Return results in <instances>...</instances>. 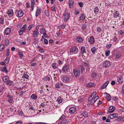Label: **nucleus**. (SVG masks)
<instances>
[{"label":"nucleus","mask_w":124,"mask_h":124,"mask_svg":"<svg viewBox=\"0 0 124 124\" xmlns=\"http://www.w3.org/2000/svg\"><path fill=\"white\" fill-rule=\"evenodd\" d=\"M62 16L63 17L64 21L65 22L68 21L70 17V13H69L65 12L63 14Z\"/></svg>","instance_id":"f257e3e1"},{"label":"nucleus","mask_w":124,"mask_h":124,"mask_svg":"<svg viewBox=\"0 0 124 124\" xmlns=\"http://www.w3.org/2000/svg\"><path fill=\"white\" fill-rule=\"evenodd\" d=\"M62 81L65 83L69 82L70 81L69 77L67 76H63Z\"/></svg>","instance_id":"f03ea898"},{"label":"nucleus","mask_w":124,"mask_h":124,"mask_svg":"<svg viewBox=\"0 0 124 124\" xmlns=\"http://www.w3.org/2000/svg\"><path fill=\"white\" fill-rule=\"evenodd\" d=\"M78 48L77 47L74 46L70 48V52L72 53L74 52V54H75L78 52Z\"/></svg>","instance_id":"7ed1b4c3"},{"label":"nucleus","mask_w":124,"mask_h":124,"mask_svg":"<svg viewBox=\"0 0 124 124\" xmlns=\"http://www.w3.org/2000/svg\"><path fill=\"white\" fill-rule=\"evenodd\" d=\"M70 66L68 64L64 65L62 67V70L64 72H67L70 70Z\"/></svg>","instance_id":"20e7f679"},{"label":"nucleus","mask_w":124,"mask_h":124,"mask_svg":"<svg viewBox=\"0 0 124 124\" xmlns=\"http://www.w3.org/2000/svg\"><path fill=\"white\" fill-rule=\"evenodd\" d=\"M80 52L82 54V56H84V54H86V51L85 47L84 46H82L80 50Z\"/></svg>","instance_id":"39448f33"},{"label":"nucleus","mask_w":124,"mask_h":124,"mask_svg":"<svg viewBox=\"0 0 124 124\" xmlns=\"http://www.w3.org/2000/svg\"><path fill=\"white\" fill-rule=\"evenodd\" d=\"M89 38V39H88V42L91 44H94L95 42V40L93 37V36H91Z\"/></svg>","instance_id":"423d86ee"},{"label":"nucleus","mask_w":124,"mask_h":124,"mask_svg":"<svg viewBox=\"0 0 124 124\" xmlns=\"http://www.w3.org/2000/svg\"><path fill=\"white\" fill-rule=\"evenodd\" d=\"M73 73L74 75L76 77H78L79 76L80 74V70L75 69L73 70Z\"/></svg>","instance_id":"0eeeda50"},{"label":"nucleus","mask_w":124,"mask_h":124,"mask_svg":"<svg viewBox=\"0 0 124 124\" xmlns=\"http://www.w3.org/2000/svg\"><path fill=\"white\" fill-rule=\"evenodd\" d=\"M76 110V108L74 107H71L69 109V112L71 114H73L75 113Z\"/></svg>","instance_id":"6e6552de"},{"label":"nucleus","mask_w":124,"mask_h":124,"mask_svg":"<svg viewBox=\"0 0 124 124\" xmlns=\"http://www.w3.org/2000/svg\"><path fill=\"white\" fill-rule=\"evenodd\" d=\"M118 115L117 114L115 113L110 115L108 116V118L110 119H113L114 117H117Z\"/></svg>","instance_id":"1a4fd4ad"},{"label":"nucleus","mask_w":124,"mask_h":124,"mask_svg":"<svg viewBox=\"0 0 124 124\" xmlns=\"http://www.w3.org/2000/svg\"><path fill=\"white\" fill-rule=\"evenodd\" d=\"M91 73L92 77L94 78L96 76V73L94 69L93 68L92 69L91 71Z\"/></svg>","instance_id":"9d476101"},{"label":"nucleus","mask_w":124,"mask_h":124,"mask_svg":"<svg viewBox=\"0 0 124 124\" xmlns=\"http://www.w3.org/2000/svg\"><path fill=\"white\" fill-rule=\"evenodd\" d=\"M7 14L9 17H12L13 15V12L12 9H10L8 10Z\"/></svg>","instance_id":"9b49d317"},{"label":"nucleus","mask_w":124,"mask_h":124,"mask_svg":"<svg viewBox=\"0 0 124 124\" xmlns=\"http://www.w3.org/2000/svg\"><path fill=\"white\" fill-rule=\"evenodd\" d=\"M115 108L112 106H110L109 108V110H111L108 111V112L109 114H110L113 112L115 110Z\"/></svg>","instance_id":"f8f14e48"},{"label":"nucleus","mask_w":124,"mask_h":124,"mask_svg":"<svg viewBox=\"0 0 124 124\" xmlns=\"http://www.w3.org/2000/svg\"><path fill=\"white\" fill-rule=\"evenodd\" d=\"M41 13V9L39 7L37 8L36 11V16L37 17L39 15H40Z\"/></svg>","instance_id":"ddd939ff"},{"label":"nucleus","mask_w":124,"mask_h":124,"mask_svg":"<svg viewBox=\"0 0 124 124\" xmlns=\"http://www.w3.org/2000/svg\"><path fill=\"white\" fill-rule=\"evenodd\" d=\"M11 31V29L10 28H7L5 30L4 33L6 35H8L10 34Z\"/></svg>","instance_id":"4468645a"},{"label":"nucleus","mask_w":124,"mask_h":124,"mask_svg":"<svg viewBox=\"0 0 124 124\" xmlns=\"http://www.w3.org/2000/svg\"><path fill=\"white\" fill-rule=\"evenodd\" d=\"M23 14V12L22 10H19L17 12V15L19 17H22Z\"/></svg>","instance_id":"2eb2a0df"},{"label":"nucleus","mask_w":124,"mask_h":124,"mask_svg":"<svg viewBox=\"0 0 124 124\" xmlns=\"http://www.w3.org/2000/svg\"><path fill=\"white\" fill-rule=\"evenodd\" d=\"M68 3L70 8H72L74 3V0H69Z\"/></svg>","instance_id":"dca6fc26"},{"label":"nucleus","mask_w":124,"mask_h":124,"mask_svg":"<svg viewBox=\"0 0 124 124\" xmlns=\"http://www.w3.org/2000/svg\"><path fill=\"white\" fill-rule=\"evenodd\" d=\"M103 66L105 67L109 66L110 65V62L108 61H105L103 63Z\"/></svg>","instance_id":"f3484780"},{"label":"nucleus","mask_w":124,"mask_h":124,"mask_svg":"<svg viewBox=\"0 0 124 124\" xmlns=\"http://www.w3.org/2000/svg\"><path fill=\"white\" fill-rule=\"evenodd\" d=\"M32 36L33 37H36L38 36L39 33L38 31H33Z\"/></svg>","instance_id":"a211bd4d"},{"label":"nucleus","mask_w":124,"mask_h":124,"mask_svg":"<svg viewBox=\"0 0 124 124\" xmlns=\"http://www.w3.org/2000/svg\"><path fill=\"white\" fill-rule=\"evenodd\" d=\"M103 94L105 95H106V97L105 96V97L107 98L108 100L110 101L111 100V96L109 94L106 93H104Z\"/></svg>","instance_id":"6ab92c4d"},{"label":"nucleus","mask_w":124,"mask_h":124,"mask_svg":"<svg viewBox=\"0 0 124 124\" xmlns=\"http://www.w3.org/2000/svg\"><path fill=\"white\" fill-rule=\"evenodd\" d=\"M2 80L5 82H7L9 79V77L8 76L3 77L2 78Z\"/></svg>","instance_id":"aec40b11"},{"label":"nucleus","mask_w":124,"mask_h":124,"mask_svg":"<svg viewBox=\"0 0 124 124\" xmlns=\"http://www.w3.org/2000/svg\"><path fill=\"white\" fill-rule=\"evenodd\" d=\"M79 69L81 70V72L82 73H85V67L82 66L80 65L79 67Z\"/></svg>","instance_id":"412c9836"},{"label":"nucleus","mask_w":124,"mask_h":124,"mask_svg":"<svg viewBox=\"0 0 124 124\" xmlns=\"http://www.w3.org/2000/svg\"><path fill=\"white\" fill-rule=\"evenodd\" d=\"M63 124H69L71 121L70 119H65L62 120Z\"/></svg>","instance_id":"4be33fe9"},{"label":"nucleus","mask_w":124,"mask_h":124,"mask_svg":"<svg viewBox=\"0 0 124 124\" xmlns=\"http://www.w3.org/2000/svg\"><path fill=\"white\" fill-rule=\"evenodd\" d=\"M81 116L85 117H87L88 116V115L87 112L85 111L81 114Z\"/></svg>","instance_id":"5701e85b"},{"label":"nucleus","mask_w":124,"mask_h":124,"mask_svg":"<svg viewBox=\"0 0 124 124\" xmlns=\"http://www.w3.org/2000/svg\"><path fill=\"white\" fill-rule=\"evenodd\" d=\"M95 85L92 82H90L87 84L86 86L87 87H92L94 86Z\"/></svg>","instance_id":"b1692460"},{"label":"nucleus","mask_w":124,"mask_h":124,"mask_svg":"<svg viewBox=\"0 0 124 124\" xmlns=\"http://www.w3.org/2000/svg\"><path fill=\"white\" fill-rule=\"evenodd\" d=\"M120 53L118 52H116L115 55L114 56V57L115 58V59H118L120 57Z\"/></svg>","instance_id":"393cba45"},{"label":"nucleus","mask_w":124,"mask_h":124,"mask_svg":"<svg viewBox=\"0 0 124 124\" xmlns=\"http://www.w3.org/2000/svg\"><path fill=\"white\" fill-rule=\"evenodd\" d=\"M85 16L84 13L81 14L80 16L79 19L80 20H82L85 18Z\"/></svg>","instance_id":"a878e982"},{"label":"nucleus","mask_w":124,"mask_h":124,"mask_svg":"<svg viewBox=\"0 0 124 124\" xmlns=\"http://www.w3.org/2000/svg\"><path fill=\"white\" fill-rule=\"evenodd\" d=\"M118 81L120 83H122L123 82V78L121 76L118 78Z\"/></svg>","instance_id":"bb28decb"},{"label":"nucleus","mask_w":124,"mask_h":124,"mask_svg":"<svg viewBox=\"0 0 124 124\" xmlns=\"http://www.w3.org/2000/svg\"><path fill=\"white\" fill-rule=\"evenodd\" d=\"M1 71L3 72H4L5 71L6 73H8V70L7 69L5 66H4L3 68H1Z\"/></svg>","instance_id":"cd10ccee"},{"label":"nucleus","mask_w":124,"mask_h":124,"mask_svg":"<svg viewBox=\"0 0 124 124\" xmlns=\"http://www.w3.org/2000/svg\"><path fill=\"white\" fill-rule=\"evenodd\" d=\"M97 50V49L96 48L94 47H93L91 48V50L92 52V53L93 54H95L96 53V51Z\"/></svg>","instance_id":"c85d7f7f"},{"label":"nucleus","mask_w":124,"mask_h":124,"mask_svg":"<svg viewBox=\"0 0 124 124\" xmlns=\"http://www.w3.org/2000/svg\"><path fill=\"white\" fill-rule=\"evenodd\" d=\"M58 65L56 63H54L52 64V66L53 68L54 69H56L58 67Z\"/></svg>","instance_id":"c756f323"},{"label":"nucleus","mask_w":124,"mask_h":124,"mask_svg":"<svg viewBox=\"0 0 124 124\" xmlns=\"http://www.w3.org/2000/svg\"><path fill=\"white\" fill-rule=\"evenodd\" d=\"M45 32H46V31L44 28L43 27L40 30V33L43 34Z\"/></svg>","instance_id":"7c9ffc66"},{"label":"nucleus","mask_w":124,"mask_h":124,"mask_svg":"<svg viewBox=\"0 0 124 124\" xmlns=\"http://www.w3.org/2000/svg\"><path fill=\"white\" fill-rule=\"evenodd\" d=\"M114 17L115 18H117L119 16V14L117 11H116V12L114 13Z\"/></svg>","instance_id":"2f4dec72"},{"label":"nucleus","mask_w":124,"mask_h":124,"mask_svg":"<svg viewBox=\"0 0 124 124\" xmlns=\"http://www.w3.org/2000/svg\"><path fill=\"white\" fill-rule=\"evenodd\" d=\"M99 8L97 7H95L94 9V12L96 14H97L99 12Z\"/></svg>","instance_id":"473e14b6"},{"label":"nucleus","mask_w":124,"mask_h":124,"mask_svg":"<svg viewBox=\"0 0 124 124\" xmlns=\"http://www.w3.org/2000/svg\"><path fill=\"white\" fill-rule=\"evenodd\" d=\"M37 98V96L34 94H32L31 96V98H32L33 100L36 99Z\"/></svg>","instance_id":"72a5a7b5"},{"label":"nucleus","mask_w":124,"mask_h":124,"mask_svg":"<svg viewBox=\"0 0 124 124\" xmlns=\"http://www.w3.org/2000/svg\"><path fill=\"white\" fill-rule=\"evenodd\" d=\"M13 82L11 80H8L7 82V84L8 85L10 86L12 84Z\"/></svg>","instance_id":"f704fd0d"},{"label":"nucleus","mask_w":124,"mask_h":124,"mask_svg":"<svg viewBox=\"0 0 124 124\" xmlns=\"http://www.w3.org/2000/svg\"><path fill=\"white\" fill-rule=\"evenodd\" d=\"M57 101L59 104L61 103L62 101L61 98L60 97H59L57 100Z\"/></svg>","instance_id":"c9c22d12"},{"label":"nucleus","mask_w":124,"mask_h":124,"mask_svg":"<svg viewBox=\"0 0 124 124\" xmlns=\"http://www.w3.org/2000/svg\"><path fill=\"white\" fill-rule=\"evenodd\" d=\"M76 39L77 41L79 42H81L83 41L82 38L79 37H77L76 38Z\"/></svg>","instance_id":"e433bc0d"},{"label":"nucleus","mask_w":124,"mask_h":124,"mask_svg":"<svg viewBox=\"0 0 124 124\" xmlns=\"http://www.w3.org/2000/svg\"><path fill=\"white\" fill-rule=\"evenodd\" d=\"M5 46L4 45L1 44L0 45V51H2L4 48Z\"/></svg>","instance_id":"4c0bfd02"},{"label":"nucleus","mask_w":124,"mask_h":124,"mask_svg":"<svg viewBox=\"0 0 124 124\" xmlns=\"http://www.w3.org/2000/svg\"><path fill=\"white\" fill-rule=\"evenodd\" d=\"M29 76L28 75L25 74L22 76V78L23 79L24 78L28 79L29 78Z\"/></svg>","instance_id":"58836bf2"},{"label":"nucleus","mask_w":124,"mask_h":124,"mask_svg":"<svg viewBox=\"0 0 124 124\" xmlns=\"http://www.w3.org/2000/svg\"><path fill=\"white\" fill-rule=\"evenodd\" d=\"M65 117L64 115H62V116L60 117L59 119L57 121L58 122V121H59L60 120H62L64 119L65 118Z\"/></svg>","instance_id":"ea45409f"},{"label":"nucleus","mask_w":124,"mask_h":124,"mask_svg":"<svg viewBox=\"0 0 124 124\" xmlns=\"http://www.w3.org/2000/svg\"><path fill=\"white\" fill-rule=\"evenodd\" d=\"M102 31V29L100 27H97V32L99 33L100 32Z\"/></svg>","instance_id":"a19ab883"},{"label":"nucleus","mask_w":124,"mask_h":124,"mask_svg":"<svg viewBox=\"0 0 124 124\" xmlns=\"http://www.w3.org/2000/svg\"><path fill=\"white\" fill-rule=\"evenodd\" d=\"M118 34L120 35L124 34V30H120L118 31Z\"/></svg>","instance_id":"79ce46f5"},{"label":"nucleus","mask_w":124,"mask_h":124,"mask_svg":"<svg viewBox=\"0 0 124 124\" xmlns=\"http://www.w3.org/2000/svg\"><path fill=\"white\" fill-rule=\"evenodd\" d=\"M45 14L47 16H49V13L47 10H45L44 11Z\"/></svg>","instance_id":"37998d69"},{"label":"nucleus","mask_w":124,"mask_h":124,"mask_svg":"<svg viewBox=\"0 0 124 124\" xmlns=\"http://www.w3.org/2000/svg\"><path fill=\"white\" fill-rule=\"evenodd\" d=\"M18 54L19 55L20 58H22L23 56V53L20 52H18Z\"/></svg>","instance_id":"c03bdc74"},{"label":"nucleus","mask_w":124,"mask_h":124,"mask_svg":"<svg viewBox=\"0 0 124 124\" xmlns=\"http://www.w3.org/2000/svg\"><path fill=\"white\" fill-rule=\"evenodd\" d=\"M44 79L46 81L47 80L49 81L50 80V78L48 76L45 77L44 78Z\"/></svg>","instance_id":"a18cd8bd"},{"label":"nucleus","mask_w":124,"mask_h":124,"mask_svg":"<svg viewBox=\"0 0 124 124\" xmlns=\"http://www.w3.org/2000/svg\"><path fill=\"white\" fill-rule=\"evenodd\" d=\"M33 39L35 41L34 43L35 45H36V44L38 43V39H37L36 38H33Z\"/></svg>","instance_id":"49530a36"},{"label":"nucleus","mask_w":124,"mask_h":124,"mask_svg":"<svg viewBox=\"0 0 124 124\" xmlns=\"http://www.w3.org/2000/svg\"><path fill=\"white\" fill-rule=\"evenodd\" d=\"M121 93L123 95H124V85L123 86Z\"/></svg>","instance_id":"de8ad7c7"},{"label":"nucleus","mask_w":124,"mask_h":124,"mask_svg":"<svg viewBox=\"0 0 124 124\" xmlns=\"http://www.w3.org/2000/svg\"><path fill=\"white\" fill-rule=\"evenodd\" d=\"M55 86L56 88H59L61 87L60 86L58 83L56 84Z\"/></svg>","instance_id":"09e8293b"},{"label":"nucleus","mask_w":124,"mask_h":124,"mask_svg":"<svg viewBox=\"0 0 124 124\" xmlns=\"http://www.w3.org/2000/svg\"><path fill=\"white\" fill-rule=\"evenodd\" d=\"M82 64L83 65L85 66L86 67H88V63L87 62H83Z\"/></svg>","instance_id":"8fccbe9b"},{"label":"nucleus","mask_w":124,"mask_h":124,"mask_svg":"<svg viewBox=\"0 0 124 124\" xmlns=\"http://www.w3.org/2000/svg\"><path fill=\"white\" fill-rule=\"evenodd\" d=\"M105 55L106 56H108L110 53V51L109 50H107L105 52Z\"/></svg>","instance_id":"3c124183"},{"label":"nucleus","mask_w":124,"mask_h":124,"mask_svg":"<svg viewBox=\"0 0 124 124\" xmlns=\"http://www.w3.org/2000/svg\"><path fill=\"white\" fill-rule=\"evenodd\" d=\"M34 26L33 24H31L29 25L28 28V29L29 30H30L31 28Z\"/></svg>","instance_id":"603ef678"},{"label":"nucleus","mask_w":124,"mask_h":124,"mask_svg":"<svg viewBox=\"0 0 124 124\" xmlns=\"http://www.w3.org/2000/svg\"><path fill=\"white\" fill-rule=\"evenodd\" d=\"M9 40L8 39L6 40L5 41V45L6 46L8 45L9 44Z\"/></svg>","instance_id":"864d4df0"},{"label":"nucleus","mask_w":124,"mask_h":124,"mask_svg":"<svg viewBox=\"0 0 124 124\" xmlns=\"http://www.w3.org/2000/svg\"><path fill=\"white\" fill-rule=\"evenodd\" d=\"M50 9H51V10L55 12H56V10L55 8L54 7H50Z\"/></svg>","instance_id":"5fc2aeb1"},{"label":"nucleus","mask_w":124,"mask_h":124,"mask_svg":"<svg viewBox=\"0 0 124 124\" xmlns=\"http://www.w3.org/2000/svg\"><path fill=\"white\" fill-rule=\"evenodd\" d=\"M81 27L83 29V30H85L87 28L86 25L85 24L83 25Z\"/></svg>","instance_id":"6e6d98bb"},{"label":"nucleus","mask_w":124,"mask_h":124,"mask_svg":"<svg viewBox=\"0 0 124 124\" xmlns=\"http://www.w3.org/2000/svg\"><path fill=\"white\" fill-rule=\"evenodd\" d=\"M10 53V50L9 49H8L7 52L6 53V56H8L9 54Z\"/></svg>","instance_id":"4d7b16f0"},{"label":"nucleus","mask_w":124,"mask_h":124,"mask_svg":"<svg viewBox=\"0 0 124 124\" xmlns=\"http://www.w3.org/2000/svg\"><path fill=\"white\" fill-rule=\"evenodd\" d=\"M5 62L6 63H8L9 62L8 58V57H6L5 60Z\"/></svg>","instance_id":"13d9d810"},{"label":"nucleus","mask_w":124,"mask_h":124,"mask_svg":"<svg viewBox=\"0 0 124 124\" xmlns=\"http://www.w3.org/2000/svg\"><path fill=\"white\" fill-rule=\"evenodd\" d=\"M4 19L2 18H0V24H2L3 23Z\"/></svg>","instance_id":"bf43d9fd"},{"label":"nucleus","mask_w":124,"mask_h":124,"mask_svg":"<svg viewBox=\"0 0 124 124\" xmlns=\"http://www.w3.org/2000/svg\"><path fill=\"white\" fill-rule=\"evenodd\" d=\"M66 26V25H65L64 24H62L61 26H60L59 27V28H61L62 29H64L65 28Z\"/></svg>","instance_id":"052dcab7"},{"label":"nucleus","mask_w":124,"mask_h":124,"mask_svg":"<svg viewBox=\"0 0 124 124\" xmlns=\"http://www.w3.org/2000/svg\"><path fill=\"white\" fill-rule=\"evenodd\" d=\"M44 44H45L47 45L48 44V41L46 39H44Z\"/></svg>","instance_id":"680f3d73"},{"label":"nucleus","mask_w":124,"mask_h":124,"mask_svg":"<svg viewBox=\"0 0 124 124\" xmlns=\"http://www.w3.org/2000/svg\"><path fill=\"white\" fill-rule=\"evenodd\" d=\"M111 46V44H108L106 45V47L107 48L109 49L110 48Z\"/></svg>","instance_id":"e2e57ef3"},{"label":"nucleus","mask_w":124,"mask_h":124,"mask_svg":"<svg viewBox=\"0 0 124 124\" xmlns=\"http://www.w3.org/2000/svg\"><path fill=\"white\" fill-rule=\"evenodd\" d=\"M78 4L80 7H82L83 6V4L82 2H78Z\"/></svg>","instance_id":"0e129e2a"},{"label":"nucleus","mask_w":124,"mask_h":124,"mask_svg":"<svg viewBox=\"0 0 124 124\" xmlns=\"http://www.w3.org/2000/svg\"><path fill=\"white\" fill-rule=\"evenodd\" d=\"M93 97V96L92 97V95H91L90 96H89L88 98V100L89 101H91L92 98Z\"/></svg>","instance_id":"69168bd1"},{"label":"nucleus","mask_w":124,"mask_h":124,"mask_svg":"<svg viewBox=\"0 0 124 124\" xmlns=\"http://www.w3.org/2000/svg\"><path fill=\"white\" fill-rule=\"evenodd\" d=\"M109 83V82L108 81H107L103 85H105V86L106 87V86L108 85V84Z\"/></svg>","instance_id":"338daca9"},{"label":"nucleus","mask_w":124,"mask_h":124,"mask_svg":"<svg viewBox=\"0 0 124 124\" xmlns=\"http://www.w3.org/2000/svg\"><path fill=\"white\" fill-rule=\"evenodd\" d=\"M22 122L21 121H19L16 122L15 124H22Z\"/></svg>","instance_id":"774afa93"}]
</instances>
